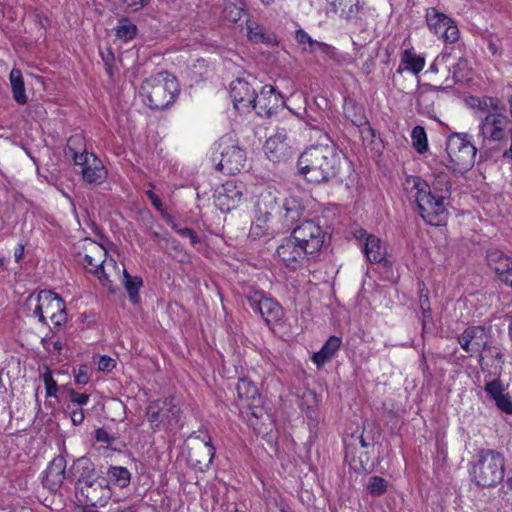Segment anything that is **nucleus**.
<instances>
[{
  "mask_svg": "<svg viewBox=\"0 0 512 512\" xmlns=\"http://www.w3.org/2000/svg\"><path fill=\"white\" fill-rule=\"evenodd\" d=\"M469 105L479 121L478 138L484 147L501 149L511 143L512 121L505 104L497 97H470Z\"/></svg>",
  "mask_w": 512,
  "mask_h": 512,
  "instance_id": "1",
  "label": "nucleus"
},
{
  "mask_svg": "<svg viewBox=\"0 0 512 512\" xmlns=\"http://www.w3.org/2000/svg\"><path fill=\"white\" fill-rule=\"evenodd\" d=\"M343 159L334 145H314L298 158V174L312 184L328 183L340 174Z\"/></svg>",
  "mask_w": 512,
  "mask_h": 512,
  "instance_id": "2",
  "label": "nucleus"
},
{
  "mask_svg": "<svg viewBox=\"0 0 512 512\" xmlns=\"http://www.w3.org/2000/svg\"><path fill=\"white\" fill-rule=\"evenodd\" d=\"M256 213L275 220L281 229H291L303 216L304 206L295 197L283 198L274 187H265L257 195Z\"/></svg>",
  "mask_w": 512,
  "mask_h": 512,
  "instance_id": "3",
  "label": "nucleus"
},
{
  "mask_svg": "<svg viewBox=\"0 0 512 512\" xmlns=\"http://www.w3.org/2000/svg\"><path fill=\"white\" fill-rule=\"evenodd\" d=\"M406 182L416 190L415 201L423 220L433 226L441 225L446 220L444 200L450 196L451 185L444 181L445 188L438 187L441 179H437L430 188L419 177H409Z\"/></svg>",
  "mask_w": 512,
  "mask_h": 512,
  "instance_id": "4",
  "label": "nucleus"
},
{
  "mask_svg": "<svg viewBox=\"0 0 512 512\" xmlns=\"http://www.w3.org/2000/svg\"><path fill=\"white\" fill-rule=\"evenodd\" d=\"M504 474V456L492 449L480 450L470 470L472 481L483 488L497 486L502 482Z\"/></svg>",
  "mask_w": 512,
  "mask_h": 512,
  "instance_id": "5",
  "label": "nucleus"
},
{
  "mask_svg": "<svg viewBox=\"0 0 512 512\" xmlns=\"http://www.w3.org/2000/svg\"><path fill=\"white\" fill-rule=\"evenodd\" d=\"M26 308L42 324H47L49 318L55 327H60L67 321L64 301L50 290H42L38 295H29L25 303Z\"/></svg>",
  "mask_w": 512,
  "mask_h": 512,
  "instance_id": "6",
  "label": "nucleus"
},
{
  "mask_svg": "<svg viewBox=\"0 0 512 512\" xmlns=\"http://www.w3.org/2000/svg\"><path fill=\"white\" fill-rule=\"evenodd\" d=\"M176 92V80L163 75L146 79L140 87L144 104L156 110L167 108L174 101Z\"/></svg>",
  "mask_w": 512,
  "mask_h": 512,
  "instance_id": "7",
  "label": "nucleus"
},
{
  "mask_svg": "<svg viewBox=\"0 0 512 512\" xmlns=\"http://www.w3.org/2000/svg\"><path fill=\"white\" fill-rule=\"evenodd\" d=\"M217 170L226 174L239 172L245 164L246 152L230 136H224L217 142L212 154Z\"/></svg>",
  "mask_w": 512,
  "mask_h": 512,
  "instance_id": "8",
  "label": "nucleus"
},
{
  "mask_svg": "<svg viewBox=\"0 0 512 512\" xmlns=\"http://www.w3.org/2000/svg\"><path fill=\"white\" fill-rule=\"evenodd\" d=\"M446 151L451 168L454 170H467L475 163L477 148L471 143L466 133H452L446 142Z\"/></svg>",
  "mask_w": 512,
  "mask_h": 512,
  "instance_id": "9",
  "label": "nucleus"
},
{
  "mask_svg": "<svg viewBox=\"0 0 512 512\" xmlns=\"http://www.w3.org/2000/svg\"><path fill=\"white\" fill-rule=\"evenodd\" d=\"M75 494L79 502L91 507H103L112 497V490L105 477H98L94 481L75 487Z\"/></svg>",
  "mask_w": 512,
  "mask_h": 512,
  "instance_id": "10",
  "label": "nucleus"
},
{
  "mask_svg": "<svg viewBox=\"0 0 512 512\" xmlns=\"http://www.w3.org/2000/svg\"><path fill=\"white\" fill-rule=\"evenodd\" d=\"M298 244L307 250V253L313 255L318 252L325 239V232L321 226L313 220H305L300 225L292 229L290 235Z\"/></svg>",
  "mask_w": 512,
  "mask_h": 512,
  "instance_id": "11",
  "label": "nucleus"
},
{
  "mask_svg": "<svg viewBox=\"0 0 512 512\" xmlns=\"http://www.w3.org/2000/svg\"><path fill=\"white\" fill-rule=\"evenodd\" d=\"M276 255L283 266L292 271L304 267L309 259V253L301 244H298L291 236L282 240L276 249Z\"/></svg>",
  "mask_w": 512,
  "mask_h": 512,
  "instance_id": "12",
  "label": "nucleus"
},
{
  "mask_svg": "<svg viewBox=\"0 0 512 512\" xmlns=\"http://www.w3.org/2000/svg\"><path fill=\"white\" fill-rule=\"evenodd\" d=\"M426 22L432 33L443 40L450 42L459 39V29L455 21L446 14L438 11L434 7L426 10Z\"/></svg>",
  "mask_w": 512,
  "mask_h": 512,
  "instance_id": "13",
  "label": "nucleus"
},
{
  "mask_svg": "<svg viewBox=\"0 0 512 512\" xmlns=\"http://www.w3.org/2000/svg\"><path fill=\"white\" fill-rule=\"evenodd\" d=\"M247 301L251 309L259 313L268 325L281 321L283 317L282 307L272 298L256 291L247 296Z\"/></svg>",
  "mask_w": 512,
  "mask_h": 512,
  "instance_id": "14",
  "label": "nucleus"
},
{
  "mask_svg": "<svg viewBox=\"0 0 512 512\" xmlns=\"http://www.w3.org/2000/svg\"><path fill=\"white\" fill-rule=\"evenodd\" d=\"M215 451L210 437L206 440L200 436H195L189 449L188 461L194 469L200 472L207 471L212 464Z\"/></svg>",
  "mask_w": 512,
  "mask_h": 512,
  "instance_id": "15",
  "label": "nucleus"
},
{
  "mask_svg": "<svg viewBox=\"0 0 512 512\" xmlns=\"http://www.w3.org/2000/svg\"><path fill=\"white\" fill-rule=\"evenodd\" d=\"M106 255L107 251L102 245L92 242L81 263L89 273L98 277L103 286L111 288L112 282L104 270Z\"/></svg>",
  "mask_w": 512,
  "mask_h": 512,
  "instance_id": "16",
  "label": "nucleus"
},
{
  "mask_svg": "<svg viewBox=\"0 0 512 512\" xmlns=\"http://www.w3.org/2000/svg\"><path fill=\"white\" fill-rule=\"evenodd\" d=\"M230 96L235 109L245 113L256 105V89L244 78H237L230 83Z\"/></svg>",
  "mask_w": 512,
  "mask_h": 512,
  "instance_id": "17",
  "label": "nucleus"
},
{
  "mask_svg": "<svg viewBox=\"0 0 512 512\" xmlns=\"http://www.w3.org/2000/svg\"><path fill=\"white\" fill-rule=\"evenodd\" d=\"M491 340L489 330L483 326L468 327L458 337L461 348L470 356L479 355Z\"/></svg>",
  "mask_w": 512,
  "mask_h": 512,
  "instance_id": "18",
  "label": "nucleus"
},
{
  "mask_svg": "<svg viewBox=\"0 0 512 512\" xmlns=\"http://www.w3.org/2000/svg\"><path fill=\"white\" fill-rule=\"evenodd\" d=\"M284 107L283 96L272 85H264L257 94L255 110L261 117H271L279 108Z\"/></svg>",
  "mask_w": 512,
  "mask_h": 512,
  "instance_id": "19",
  "label": "nucleus"
},
{
  "mask_svg": "<svg viewBox=\"0 0 512 512\" xmlns=\"http://www.w3.org/2000/svg\"><path fill=\"white\" fill-rule=\"evenodd\" d=\"M244 185L234 180L226 181L217 194V205L223 212L234 209L243 199Z\"/></svg>",
  "mask_w": 512,
  "mask_h": 512,
  "instance_id": "20",
  "label": "nucleus"
},
{
  "mask_svg": "<svg viewBox=\"0 0 512 512\" xmlns=\"http://www.w3.org/2000/svg\"><path fill=\"white\" fill-rule=\"evenodd\" d=\"M483 389L501 412L512 415V398L501 379L487 381Z\"/></svg>",
  "mask_w": 512,
  "mask_h": 512,
  "instance_id": "21",
  "label": "nucleus"
},
{
  "mask_svg": "<svg viewBox=\"0 0 512 512\" xmlns=\"http://www.w3.org/2000/svg\"><path fill=\"white\" fill-rule=\"evenodd\" d=\"M69 473L75 480V487H81L85 483L94 481L99 477L94 463L88 457L84 456L73 462Z\"/></svg>",
  "mask_w": 512,
  "mask_h": 512,
  "instance_id": "22",
  "label": "nucleus"
},
{
  "mask_svg": "<svg viewBox=\"0 0 512 512\" xmlns=\"http://www.w3.org/2000/svg\"><path fill=\"white\" fill-rule=\"evenodd\" d=\"M286 133L278 132L269 137L264 145L267 158L273 163L285 161L289 157V146L286 143Z\"/></svg>",
  "mask_w": 512,
  "mask_h": 512,
  "instance_id": "23",
  "label": "nucleus"
},
{
  "mask_svg": "<svg viewBox=\"0 0 512 512\" xmlns=\"http://www.w3.org/2000/svg\"><path fill=\"white\" fill-rule=\"evenodd\" d=\"M66 469V460L62 456L55 457L46 469V476L44 483L50 488L59 487L64 479Z\"/></svg>",
  "mask_w": 512,
  "mask_h": 512,
  "instance_id": "24",
  "label": "nucleus"
},
{
  "mask_svg": "<svg viewBox=\"0 0 512 512\" xmlns=\"http://www.w3.org/2000/svg\"><path fill=\"white\" fill-rule=\"evenodd\" d=\"M486 259L489 267L496 273L498 279L508 270H511L512 259L499 249H488Z\"/></svg>",
  "mask_w": 512,
  "mask_h": 512,
  "instance_id": "25",
  "label": "nucleus"
},
{
  "mask_svg": "<svg viewBox=\"0 0 512 512\" xmlns=\"http://www.w3.org/2000/svg\"><path fill=\"white\" fill-rule=\"evenodd\" d=\"M83 180L89 184H101L107 178V170L97 157L92 158V163L82 168Z\"/></svg>",
  "mask_w": 512,
  "mask_h": 512,
  "instance_id": "26",
  "label": "nucleus"
},
{
  "mask_svg": "<svg viewBox=\"0 0 512 512\" xmlns=\"http://www.w3.org/2000/svg\"><path fill=\"white\" fill-rule=\"evenodd\" d=\"M362 251L370 263H380L385 260L386 247L375 235L367 238L363 243Z\"/></svg>",
  "mask_w": 512,
  "mask_h": 512,
  "instance_id": "27",
  "label": "nucleus"
},
{
  "mask_svg": "<svg viewBox=\"0 0 512 512\" xmlns=\"http://www.w3.org/2000/svg\"><path fill=\"white\" fill-rule=\"evenodd\" d=\"M425 66V58L421 55H417L413 49H406L402 53L401 62L397 69L398 73H402L403 70L410 71L414 74L420 73Z\"/></svg>",
  "mask_w": 512,
  "mask_h": 512,
  "instance_id": "28",
  "label": "nucleus"
},
{
  "mask_svg": "<svg viewBox=\"0 0 512 512\" xmlns=\"http://www.w3.org/2000/svg\"><path fill=\"white\" fill-rule=\"evenodd\" d=\"M247 30L248 38L253 43H265L267 45H273L276 43L275 34L268 32L265 27L254 21H247Z\"/></svg>",
  "mask_w": 512,
  "mask_h": 512,
  "instance_id": "29",
  "label": "nucleus"
},
{
  "mask_svg": "<svg viewBox=\"0 0 512 512\" xmlns=\"http://www.w3.org/2000/svg\"><path fill=\"white\" fill-rule=\"evenodd\" d=\"M443 41L445 46L442 52L437 56V62L447 65L451 60L461 58L462 55H465V45L460 41V38L453 42L448 40Z\"/></svg>",
  "mask_w": 512,
  "mask_h": 512,
  "instance_id": "30",
  "label": "nucleus"
},
{
  "mask_svg": "<svg viewBox=\"0 0 512 512\" xmlns=\"http://www.w3.org/2000/svg\"><path fill=\"white\" fill-rule=\"evenodd\" d=\"M341 339L337 336H330L326 343L322 346L321 350L314 354L313 361L318 365H324L330 360L341 346Z\"/></svg>",
  "mask_w": 512,
  "mask_h": 512,
  "instance_id": "31",
  "label": "nucleus"
},
{
  "mask_svg": "<svg viewBox=\"0 0 512 512\" xmlns=\"http://www.w3.org/2000/svg\"><path fill=\"white\" fill-rule=\"evenodd\" d=\"M9 79L14 100L20 105L26 104L28 98L25 92L22 72L19 69L13 68L10 72Z\"/></svg>",
  "mask_w": 512,
  "mask_h": 512,
  "instance_id": "32",
  "label": "nucleus"
},
{
  "mask_svg": "<svg viewBox=\"0 0 512 512\" xmlns=\"http://www.w3.org/2000/svg\"><path fill=\"white\" fill-rule=\"evenodd\" d=\"M273 220L268 216L261 215L255 212L254 220L251 224L250 235L254 238H259L264 235L270 234L274 231Z\"/></svg>",
  "mask_w": 512,
  "mask_h": 512,
  "instance_id": "33",
  "label": "nucleus"
},
{
  "mask_svg": "<svg viewBox=\"0 0 512 512\" xmlns=\"http://www.w3.org/2000/svg\"><path fill=\"white\" fill-rule=\"evenodd\" d=\"M244 13V3L242 0H225L222 17L225 21L235 24Z\"/></svg>",
  "mask_w": 512,
  "mask_h": 512,
  "instance_id": "34",
  "label": "nucleus"
},
{
  "mask_svg": "<svg viewBox=\"0 0 512 512\" xmlns=\"http://www.w3.org/2000/svg\"><path fill=\"white\" fill-rule=\"evenodd\" d=\"M108 482H112L119 488H126L131 481L130 471L123 466H110L107 471Z\"/></svg>",
  "mask_w": 512,
  "mask_h": 512,
  "instance_id": "35",
  "label": "nucleus"
},
{
  "mask_svg": "<svg viewBox=\"0 0 512 512\" xmlns=\"http://www.w3.org/2000/svg\"><path fill=\"white\" fill-rule=\"evenodd\" d=\"M82 138L80 136H72L68 140V150L72 154L73 162L77 166L82 168L87 167L89 163H92V158L96 157L93 153H88L86 150L83 152H77L73 146L81 144Z\"/></svg>",
  "mask_w": 512,
  "mask_h": 512,
  "instance_id": "36",
  "label": "nucleus"
},
{
  "mask_svg": "<svg viewBox=\"0 0 512 512\" xmlns=\"http://www.w3.org/2000/svg\"><path fill=\"white\" fill-rule=\"evenodd\" d=\"M165 405H167L166 402L161 401V399L154 400L148 405L146 416L152 428H159V426L165 422L163 417Z\"/></svg>",
  "mask_w": 512,
  "mask_h": 512,
  "instance_id": "37",
  "label": "nucleus"
},
{
  "mask_svg": "<svg viewBox=\"0 0 512 512\" xmlns=\"http://www.w3.org/2000/svg\"><path fill=\"white\" fill-rule=\"evenodd\" d=\"M246 418L248 424L258 433H262V427L266 421H270V416L267 412L259 406L249 407L246 412Z\"/></svg>",
  "mask_w": 512,
  "mask_h": 512,
  "instance_id": "38",
  "label": "nucleus"
},
{
  "mask_svg": "<svg viewBox=\"0 0 512 512\" xmlns=\"http://www.w3.org/2000/svg\"><path fill=\"white\" fill-rule=\"evenodd\" d=\"M143 281L140 277H132L126 270L123 272V286L126 289L129 300L136 304L139 301V289L141 288Z\"/></svg>",
  "mask_w": 512,
  "mask_h": 512,
  "instance_id": "39",
  "label": "nucleus"
},
{
  "mask_svg": "<svg viewBox=\"0 0 512 512\" xmlns=\"http://www.w3.org/2000/svg\"><path fill=\"white\" fill-rule=\"evenodd\" d=\"M137 34V26L126 17L119 19L115 27V35L118 39L128 42L135 38Z\"/></svg>",
  "mask_w": 512,
  "mask_h": 512,
  "instance_id": "40",
  "label": "nucleus"
},
{
  "mask_svg": "<svg viewBox=\"0 0 512 512\" xmlns=\"http://www.w3.org/2000/svg\"><path fill=\"white\" fill-rule=\"evenodd\" d=\"M161 401H165L167 404L163 409V417L165 422H167L169 425L177 424L180 419L181 409L175 402V399L173 397H167L161 399Z\"/></svg>",
  "mask_w": 512,
  "mask_h": 512,
  "instance_id": "41",
  "label": "nucleus"
},
{
  "mask_svg": "<svg viewBox=\"0 0 512 512\" xmlns=\"http://www.w3.org/2000/svg\"><path fill=\"white\" fill-rule=\"evenodd\" d=\"M302 405L301 409L304 411L307 415V417L311 420L315 419L316 417V408L319 402L318 396L316 392L313 390H306L303 393L302 396Z\"/></svg>",
  "mask_w": 512,
  "mask_h": 512,
  "instance_id": "42",
  "label": "nucleus"
},
{
  "mask_svg": "<svg viewBox=\"0 0 512 512\" xmlns=\"http://www.w3.org/2000/svg\"><path fill=\"white\" fill-rule=\"evenodd\" d=\"M412 146L419 153L423 154L428 150V139L425 129L422 126H415L411 132Z\"/></svg>",
  "mask_w": 512,
  "mask_h": 512,
  "instance_id": "43",
  "label": "nucleus"
},
{
  "mask_svg": "<svg viewBox=\"0 0 512 512\" xmlns=\"http://www.w3.org/2000/svg\"><path fill=\"white\" fill-rule=\"evenodd\" d=\"M455 62L451 66H447L449 72L452 73V78L455 82L463 81L469 71V63L465 58V55H462L461 58H456Z\"/></svg>",
  "mask_w": 512,
  "mask_h": 512,
  "instance_id": "44",
  "label": "nucleus"
},
{
  "mask_svg": "<svg viewBox=\"0 0 512 512\" xmlns=\"http://www.w3.org/2000/svg\"><path fill=\"white\" fill-rule=\"evenodd\" d=\"M479 363L482 365V362L485 359H491L496 361L497 364L501 365L504 363V354L502 353L500 347L496 342L491 340L484 351L479 354Z\"/></svg>",
  "mask_w": 512,
  "mask_h": 512,
  "instance_id": "45",
  "label": "nucleus"
},
{
  "mask_svg": "<svg viewBox=\"0 0 512 512\" xmlns=\"http://www.w3.org/2000/svg\"><path fill=\"white\" fill-rule=\"evenodd\" d=\"M236 390L241 399H254L257 395V388L252 381L242 378L239 379Z\"/></svg>",
  "mask_w": 512,
  "mask_h": 512,
  "instance_id": "46",
  "label": "nucleus"
},
{
  "mask_svg": "<svg viewBox=\"0 0 512 512\" xmlns=\"http://www.w3.org/2000/svg\"><path fill=\"white\" fill-rule=\"evenodd\" d=\"M387 487V481L380 476H371L367 484L368 492L374 497L383 495Z\"/></svg>",
  "mask_w": 512,
  "mask_h": 512,
  "instance_id": "47",
  "label": "nucleus"
},
{
  "mask_svg": "<svg viewBox=\"0 0 512 512\" xmlns=\"http://www.w3.org/2000/svg\"><path fill=\"white\" fill-rule=\"evenodd\" d=\"M359 11V0H339L340 16L345 19H351Z\"/></svg>",
  "mask_w": 512,
  "mask_h": 512,
  "instance_id": "48",
  "label": "nucleus"
},
{
  "mask_svg": "<svg viewBox=\"0 0 512 512\" xmlns=\"http://www.w3.org/2000/svg\"><path fill=\"white\" fill-rule=\"evenodd\" d=\"M295 40L299 45L303 46V50L309 53L315 52V45L317 40L311 38V36L303 29H298L295 33Z\"/></svg>",
  "mask_w": 512,
  "mask_h": 512,
  "instance_id": "49",
  "label": "nucleus"
},
{
  "mask_svg": "<svg viewBox=\"0 0 512 512\" xmlns=\"http://www.w3.org/2000/svg\"><path fill=\"white\" fill-rule=\"evenodd\" d=\"M420 303H421V310H422V314H423V318H422L423 330H426L429 321H431V310H430V306H429L428 297L421 296Z\"/></svg>",
  "mask_w": 512,
  "mask_h": 512,
  "instance_id": "50",
  "label": "nucleus"
},
{
  "mask_svg": "<svg viewBox=\"0 0 512 512\" xmlns=\"http://www.w3.org/2000/svg\"><path fill=\"white\" fill-rule=\"evenodd\" d=\"M172 228L182 237H189L192 245H195L199 242L198 235L192 229L188 227L180 228L176 224H174Z\"/></svg>",
  "mask_w": 512,
  "mask_h": 512,
  "instance_id": "51",
  "label": "nucleus"
},
{
  "mask_svg": "<svg viewBox=\"0 0 512 512\" xmlns=\"http://www.w3.org/2000/svg\"><path fill=\"white\" fill-rule=\"evenodd\" d=\"M70 401L79 406L78 408H81V406L86 405L89 401V395L86 393H78L74 390L69 391Z\"/></svg>",
  "mask_w": 512,
  "mask_h": 512,
  "instance_id": "52",
  "label": "nucleus"
},
{
  "mask_svg": "<svg viewBox=\"0 0 512 512\" xmlns=\"http://www.w3.org/2000/svg\"><path fill=\"white\" fill-rule=\"evenodd\" d=\"M116 366V362L113 358L109 356H101L98 361V370L103 372H110L112 371Z\"/></svg>",
  "mask_w": 512,
  "mask_h": 512,
  "instance_id": "53",
  "label": "nucleus"
},
{
  "mask_svg": "<svg viewBox=\"0 0 512 512\" xmlns=\"http://www.w3.org/2000/svg\"><path fill=\"white\" fill-rule=\"evenodd\" d=\"M319 51L321 54L328 56L331 59H334L336 56V50L333 46L317 41L315 45V52Z\"/></svg>",
  "mask_w": 512,
  "mask_h": 512,
  "instance_id": "54",
  "label": "nucleus"
},
{
  "mask_svg": "<svg viewBox=\"0 0 512 512\" xmlns=\"http://www.w3.org/2000/svg\"><path fill=\"white\" fill-rule=\"evenodd\" d=\"M429 102H433L432 100V93L430 91H427V90H420L418 93H417V97H416V103H417V106L418 107H423L425 106L426 108L429 107Z\"/></svg>",
  "mask_w": 512,
  "mask_h": 512,
  "instance_id": "55",
  "label": "nucleus"
},
{
  "mask_svg": "<svg viewBox=\"0 0 512 512\" xmlns=\"http://www.w3.org/2000/svg\"><path fill=\"white\" fill-rule=\"evenodd\" d=\"M122 2L127 8L136 12L148 5L150 0H122Z\"/></svg>",
  "mask_w": 512,
  "mask_h": 512,
  "instance_id": "56",
  "label": "nucleus"
},
{
  "mask_svg": "<svg viewBox=\"0 0 512 512\" xmlns=\"http://www.w3.org/2000/svg\"><path fill=\"white\" fill-rule=\"evenodd\" d=\"M75 381L81 385H85L89 382V374L86 366H80L77 374L75 375Z\"/></svg>",
  "mask_w": 512,
  "mask_h": 512,
  "instance_id": "57",
  "label": "nucleus"
},
{
  "mask_svg": "<svg viewBox=\"0 0 512 512\" xmlns=\"http://www.w3.org/2000/svg\"><path fill=\"white\" fill-rule=\"evenodd\" d=\"M70 418L74 425L82 424L84 421V418H85L83 409L82 408L72 409Z\"/></svg>",
  "mask_w": 512,
  "mask_h": 512,
  "instance_id": "58",
  "label": "nucleus"
},
{
  "mask_svg": "<svg viewBox=\"0 0 512 512\" xmlns=\"http://www.w3.org/2000/svg\"><path fill=\"white\" fill-rule=\"evenodd\" d=\"M326 15L331 16L339 12V0H326Z\"/></svg>",
  "mask_w": 512,
  "mask_h": 512,
  "instance_id": "59",
  "label": "nucleus"
},
{
  "mask_svg": "<svg viewBox=\"0 0 512 512\" xmlns=\"http://www.w3.org/2000/svg\"><path fill=\"white\" fill-rule=\"evenodd\" d=\"M45 387H46V396L47 397H55L56 396L58 387H57V382L55 380L46 381Z\"/></svg>",
  "mask_w": 512,
  "mask_h": 512,
  "instance_id": "60",
  "label": "nucleus"
},
{
  "mask_svg": "<svg viewBox=\"0 0 512 512\" xmlns=\"http://www.w3.org/2000/svg\"><path fill=\"white\" fill-rule=\"evenodd\" d=\"M96 439L99 442H104V443L110 444L111 440L113 438L110 437V435L108 434V432L106 430L100 428V429L96 430Z\"/></svg>",
  "mask_w": 512,
  "mask_h": 512,
  "instance_id": "61",
  "label": "nucleus"
},
{
  "mask_svg": "<svg viewBox=\"0 0 512 512\" xmlns=\"http://www.w3.org/2000/svg\"><path fill=\"white\" fill-rule=\"evenodd\" d=\"M354 236L356 239H358L360 241L367 242V238H370L373 235L367 233V231L362 228H358L354 231Z\"/></svg>",
  "mask_w": 512,
  "mask_h": 512,
  "instance_id": "62",
  "label": "nucleus"
},
{
  "mask_svg": "<svg viewBox=\"0 0 512 512\" xmlns=\"http://www.w3.org/2000/svg\"><path fill=\"white\" fill-rule=\"evenodd\" d=\"M147 195L149 199L151 200L152 205L157 209L161 210L162 207V201L161 199L152 191H147Z\"/></svg>",
  "mask_w": 512,
  "mask_h": 512,
  "instance_id": "63",
  "label": "nucleus"
},
{
  "mask_svg": "<svg viewBox=\"0 0 512 512\" xmlns=\"http://www.w3.org/2000/svg\"><path fill=\"white\" fill-rule=\"evenodd\" d=\"M499 280L512 288V267L503 276H500Z\"/></svg>",
  "mask_w": 512,
  "mask_h": 512,
  "instance_id": "64",
  "label": "nucleus"
}]
</instances>
